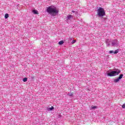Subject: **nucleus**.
Instances as JSON below:
<instances>
[{
    "label": "nucleus",
    "instance_id": "obj_1",
    "mask_svg": "<svg viewBox=\"0 0 125 125\" xmlns=\"http://www.w3.org/2000/svg\"><path fill=\"white\" fill-rule=\"evenodd\" d=\"M46 11L52 16H56L59 13V9L56 6H50L47 8Z\"/></svg>",
    "mask_w": 125,
    "mask_h": 125
},
{
    "label": "nucleus",
    "instance_id": "obj_2",
    "mask_svg": "<svg viewBox=\"0 0 125 125\" xmlns=\"http://www.w3.org/2000/svg\"><path fill=\"white\" fill-rule=\"evenodd\" d=\"M105 43H106L107 46H110V43L111 44L112 46H118L120 44V42L117 40L111 41L108 40L107 41H105Z\"/></svg>",
    "mask_w": 125,
    "mask_h": 125
},
{
    "label": "nucleus",
    "instance_id": "obj_3",
    "mask_svg": "<svg viewBox=\"0 0 125 125\" xmlns=\"http://www.w3.org/2000/svg\"><path fill=\"white\" fill-rule=\"evenodd\" d=\"M121 73V70L119 69H115L114 71L111 70L107 72V76L108 77H115L118 76Z\"/></svg>",
    "mask_w": 125,
    "mask_h": 125
},
{
    "label": "nucleus",
    "instance_id": "obj_4",
    "mask_svg": "<svg viewBox=\"0 0 125 125\" xmlns=\"http://www.w3.org/2000/svg\"><path fill=\"white\" fill-rule=\"evenodd\" d=\"M97 14L99 17H102L105 15V10L103 8L100 7L98 9Z\"/></svg>",
    "mask_w": 125,
    "mask_h": 125
},
{
    "label": "nucleus",
    "instance_id": "obj_5",
    "mask_svg": "<svg viewBox=\"0 0 125 125\" xmlns=\"http://www.w3.org/2000/svg\"><path fill=\"white\" fill-rule=\"evenodd\" d=\"M109 52L110 54H112V53H114V54H117V53H119V49L116 50L115 51L113 50L109 51Z\"/></svg>",
    "mask_w": 125,
    "mask_h": 125
},
{
    "label": "nucleus",
    "instance_id": "obj_6",
    "mask_svg": "<svg viewBox=\"0 0 125 125\" xmlns=\"http://www.w3.org/2000/svg\"><path fill=\"white\" fill-rule=\"evenodd\" d=\"M72 17H73V16H72V15H68L67 16V17H66V20L67 21H68V20H71V18H72Z\"/></svg>",
    "mask_w": 125,
    "mask_h": 125
},
{
    "label": "nucleus",
    "instance_id": "obj_7",
    "mask_svg": "<svg viewBox=\"0 0 125 125\" xmlns=\"http://www.w3.org/2000/svg\"><path fill=\"white\" fill-rule=\"evenodd\" d=\"M120 80H121L120 78H117L114 80V83H118V82L120 81Z\"/></svg>",
    "mask_w": 125,
    "mask_h": 125
},
{
    "label": "nucleus",
    "instance_id": "obj_8",
    "mask_svg": "<svg viewBox=\"0 0 125 125\" xmlns=\"http://www.w3.org/2000/svg\"><path fill=\"white\" fill-rule=\"evenodd\" d=\"M59 45H62V44H63V43H64V41H61L59 42Z\"/></svg>",
    "mask_w": 125,
    "mask_h": 125
},
{
    "label": "nucleus",
    "instance_id": "obj_9",
    "mask_svg": "<svg viewBox=\"0 0 125 125\" xmlns=\"http://www.w3.org/2000/svg\"><path fill=\"white\" fill-rule=\"evenodd\" d=\"M123 77H124V74H120L118 78L120 79V80H122Z\"/></svg>",
    "mask_w": 125,
    "mask_h": 125
},
{
    "label": "nucleus",
    "instance_id": "obj_10",
    "mask_svg": "<svg viewBox=\"0 0 125 125\" xmlns=\"http://www.w3.org/2000/svg\"><path fill=\"white\" fill-rule=\"evenodd\" d=\"M32 12L34 13V14H38V11L36 10H33L32 11Z\"/></svg>",
    "mask_w": 125,
    "mask_h": 125
},
{
    "label": "nucleus",
    "instance_id": "obj_11",
    "mask_svg": "<svg viewBox=\"0 0 125 125\" xmlns=\"http://www.w3.org/2000/svg\"><path fill=\"white\" fill-rule=\"evenodd\" d=\"M54 109V107L53 106H52L51 107L48 108V111H52Z\"/></svg>",
    "mask_w": 125,
    "mask_h": 125
},
{
    "label": "nucleus",
    "instance_id": "obj_12",
    "mask_svg": "<svg viewBox=\"0 0 125 125\" xmlns=\"http://www.w3.org/2000/svg\"><path fill=\"white\" fill-rule=\"evenodd\" d=\"M4 17H5V19H7V18L9 17V15H8V14H5Z\"/></svg>",
    "mask_w": 125,
    "mask_h": 125
},
{
    "label": "nucleus",
    "instance_id": "obj_13",
    "mask_svg": "<svg viewBox=\"0 0 125 125\" xmlns=\"http://www.w3.org/2000/svg\"><path fill=\"white\" fill-rule=\"evenodd\" d=\"M23 82H24V83H26V82H27V81H28V78H24L23 80H22Z\"/></svg>",
    "mask_w": 125,
    "mask_h": 125
},
{
    "label": "nucleus",
    "instance_id": "obj_14",
    "mask_svg": "<svg viewBox=\"0 0 125 125\" xmlns=\"http://www.w3.org/2000/svg\"><path fill=\"white\" fill-rule=\"evenodd\" d=\"M67 95H68L69 96H73V93L69 92V93H68Z\"/></svg>",
    "mask_w": 125,
    "mask_h": 125
},
{
    "label": "nucleus",
    "instance_id": "obj_15",
    "mask_svg": "<svg viewBox=\"0 0 125 125\" xmlns=\"http://www.w3.org/2000/svg\"><path fill=\"white\" fill-rule=\"evenodd\" d=\"M94 109H97V106H92V110H94Z\"/></svg>",
    "mask_w": 125,
    "mask_h": 125
},
{
    "label": "nucleus",
    "instance_id": "obj_16",
    "mask_svg": "<svg viewBox=\"0 0 125 125\" xmlns=\"http://www.w3.org/2000/svg\"><path fill=\"white\" fill-rule=\"evenodd\" d=\"M72 12H73V13H75L76 15L79 14V13H78L77 11H72Z\"/></svg>",
    "mask_w": 125,
    "mask_h": 125
},
{
    "label": "nucleus",
    "instance_id": "obj_17",
    "mask_svg": "<svg viewBox=\"0 0 125 125\" xmlns=\"http://www.w3.org/2000/svg\"><path fill=\"white\" fill-rule=\"evenodd\" d=\"M122 107L123 109H125V103L124 104L122 105Z\"/></svg>",
    "mask_w": 125,
    "mask_h": 125
},
{
    "label": "nucleus",
    "instance_id": "obj_18",
    "mask_svg": "<svg viewBox=\"0 0 125 125\" xmlns=\"http://www.w3.org/2000/svg\"><path fill=\"white\" fill-rule=\"evenodd\" d=\"M75 42H76V40H73L71 42V43L74 44Z\"/></svg>",
    "mask_w": 125,
    "mask_h": 125
}]
</instances>
